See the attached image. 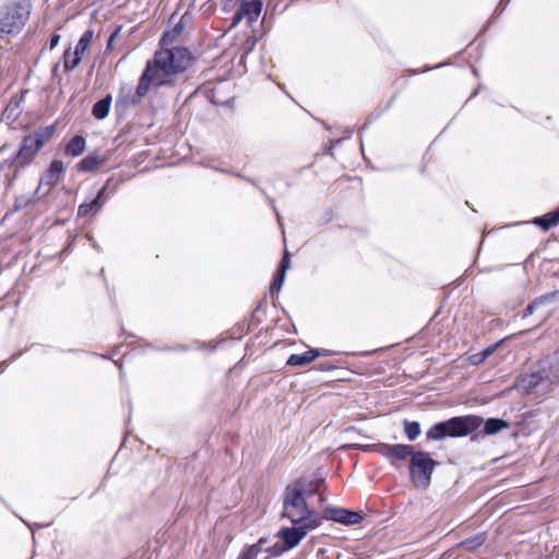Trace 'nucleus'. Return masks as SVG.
Returning <instances> with one entry per match:
<instances>
[{"label": "nucleus", "instance_id": "obj_35", "mask_svg": "<svg viewBox=\"0 0 559 559\" xmlns=\"http://www.w3.org/2000/svg\"><path fill=\"white\" fill-rule=\"evenodd\" d=\"M255 41H257V39H255V38H249V39L247 40V43H248V44H250V47L254 46V45H255Z\"/></svg>", "mask_w": 559, "mask_h": 559}, {"label": "nucleus", "instance_id": "obj_24", "mask_svg": "<svg viewBox=\"0 0 559 559\" xmlns=\"http://www.w3.org/2000/svg\"><path fill=\"white\" fill-rule=\"evenodd\" d=\"M94 33L91 29H87L83 33V35L80 37L74 51L78 52L81 57L88 48L92 39H93Z\"/></svg>", "mask_w": 559, "mask_h": 559}, {"label": "nucleus", "instance_id": "obj_38", "mask_svg": "<svg viewBox=\"0 0 559 559\" xmlns=\"http://www.w3.org/2000/svg\"><path fill=\"white\" fill-rule=\"evenodd\" d=\"M263 559H273V557L271 555H267Z\"/></svg>", "mask_w": 559, "mask_h": 559}, {"label": "nucleus", "instance_id": "obj_25", "mask_svg": "<svg viewBox=\"0 0 559 559\" xmlns=\"http://www.w3.org/2000/svg\"><path fill=\"white\" fill-rule=\"evenodd\" d=\"M404 432L408 440L414 441L421 432L420 424L418 421L404 420Z\"/></svg>", "mask_w": 559, "mask_h": 559}, {"label": "nucleus", "instance_id": "obj_18", "mask_svg": "<svg viewBox=\"0 0 559 559\" xmlns=\"http://www.w3.org/2000/svg\"><path fill=\"white\" fill-rule=\"evenodd\" d=\"M86 147L85 139L81 135L72 138L66 146V154L72 157L80 156Z\"/></svg>", "mask_w": 559, "mask_h": 559}, {"label": "nucleus", "instance_id": "obj_11", "mask_svg": "<svg viewBox=\"0 0 559 559\" xmlns=\"http://www.w3.org/2000/svg\"><path fill=\"white\" fill-rule=\"evenodd\" d=\"M64 170L66 167L61 160H53L50 164V167L47 170V173L41 177L37 190L43 185H48L50 187L55 186L61 179L62 175L64 174Z\"/></svg>", "mask_w": 559, "mask_h": 559}, {"label": "nucleus", "instance_id": "obj_16", "mask_svg": "<svg viewBox=\"0 0 559 559\" xmlns=\"http://www.w3.org/2000/svg\"><path fill=\"white\" fill-rule=\"evenodd\" d=\"M138 96H140V84H138L135 87L129 84H123L120 87L118 103L126 106L135 104Z\"/></svg>", "mask_w": 559, "mask_h": 559}, {"label": "nucleus", "instance_id": "obj_13", "mask_svg": "<svg viewBox=\"0 0 559 559\" xmlns=\"http://www.w3.org/2000/svg\"><path fill=\"white\" fill-rule=\"evenodd\" d=\"M289 265H290L289 253L287 251H285V253L282 258L280 267L276 271V274L274 275V278L270 285V293L272 295L275 293H278L281 290V288L284 284L286 271L289 267Z\"/></svg>", "mask_w": 559, "mask_h": 559}, {"label": "nucleus", "instance_id": "obj_30", "mask_svg": "<svg viewBox=\"0 0 559 559\" xmlns=\"http://www.w3.org/2000/svg\"><path fill=\"white\" fill-rule=\"evenodd\" d=\"M120 29L115 31L108 38L107 48L111 49L112 43L118 37Z\"/></svg>", "mask_w": 559, "mask_h": 559}, {"label": "nucleus", "instance_id": "obj_2", "mask_svg": "<svg viewBox=\"0 0 559 559\" xmlns=\"http://www.w3.org/2000/svg\"><path fill=\"white\" fill-rule=\"evenodd\" d=\"M317 492L312 481L297 479L286 486L283 493L282 519H287L292 524H321V518L312 510L307 499Z\"/></svg>", "mask_w": 559, "mask_h": 559}, {"label": "nucleus", "instance_id": "obj_10", "mask_svg": "<svg viewBox=\"0 0 559 559\" xmlns=\"http://www.w3.org/2000/svg\"><path fill=\"white\" fill-rule=\"evenodd\" d=\"M380 453L389 459L391 463H394L396 461H404L415 452L414 447L408 444H381Z\"/></svg>", "mask_w": 559, "mask_h": 559}, {"label": "nucleus", "instance_id": "obj_33", "mask_svg": "<svg viewBox=\"0 0 559 559\" xmlns=\"http://www.w3.org/2000/svg\"><path fill=\"white\" fill-rule=\"evenodd\" d=\"M498 345H493V346H489L487 347L486 349H484L483 352H480L483 355H486V359L495 352L496 347Z\"/></svg>", "mask_w": 559, "mask_h": 559}, {"label": "nucleus", "instance_id": "obj_7", "mask_svg": "<svg viewBox=\"0 0 559 559\" xmlns=\"http://www.w3.org/2000/svg\"><path fill=\"white\" fill-rule=\"evenodd\" d=\"M52 134L53 127H48L25 136L15 159L21 162L22 166L28 164Z\"/></svg>", "mask_w": 559, "mask_h": 559}, {"label": "nucleus", "instance_id": "obj_14", "mask_svg": "<svg viewBox=\"0 0 559 559\" xmlns=\"http://www.w3.org/2000/svg\"><path fill=\"white\" fill-rule=\"evenodd\" d=\"M318 348L309 349L302 354H293L287 359V365L293 367H304L320 356Z\"/></svg>", "mask_w": 559, "mask_h": 559}, {"label": "nucleus", "instance_id": "obj_20", "mask_svg": "<svg viewBox=\"0 0 559 559\" xmlns=\"http://www.w3.org/2000/svg\"><path fill=\"white\" fill-rule=\"evenodd\" d=\"M110 105H111V96L110 95L98 100L93 106V109H92L93 116L98 120L105 119L109 114Z\"/></svg>", "mask_w": 559, "mask_h": 559}, {"label": "nucleus", "instance_id": "obj_17", "mask_svg": "<svg viewBox=\"0 0 559 559\" xmlns=\"http://www.w3.org/2000/svg\"><path fill=\"white\" fill-rule=\"evenodd\" d=\"M534 224L539 226L543 230H548L559 224V206L544 216L536 217Z\"/></svg>", "mask_w": 559, "mask_h": 559}, {"label": "nucleus", "instance_id": "obj_3", "mask_svg": "<svg viewBox=\"0 0 559 559\" xmlns=\"http://www.w3.org/2000/svg\"><path fill=\"white\" fill-rule=\"evenodd\" d=\"M559 385V350L547 355L540 360L536 372L526 374L520 380V386L528 393L545 394Z\"/></svg>", "mask_w": 559, "mask_h": 559}, {"label": "nucleus", "instance_id": "obj_22", "mask_svg": "<svg viewBox=\"0 0 559 559\" xmlns=\"http://www.w3.org/2000/svg\"><path fill=\"white\" fill-rule=\"evenodd\" d=\"M82 60V57L71 49L66 50L63 55V66L67 71L75 69Z\"/></svg>", "mask_w": 559, "mask_h": 559}, {"label": "nucleus", "instance_id": "obj_8", "mask_svg": "<svg viewBox=\"0 0 559 559\" xmlns=\"http://www.w3.org/2000/svg\"><path fill=\"white\" fill-rule=\"evenodd\" d=\"M320 525L317 524H292L289 527L281 528L276 536L283 540L284 548L280 547L278 554L281 551L289 550L295 548L299 543L308 535L309 532L316 530Z\"/></svg>", "mask_w": 559, "mask_h": 559}, {"label": "nucleus", "instance_id": "obj_6", "mask_svg": "<svg viewBox=\"0 0 559 559\" xmlns=\"http://www.w3.org/2000/svg\"><path fill=\"white\" fill-rule=\"evenodd\" d=\"M438 463L428 453L418 451L411 457V476L417 487L430 484L432 472Z\"/></svg>", "mask_w": 559, "mask_h": 559}, {"label": "nucleus", "instance_id": "obj_4", "mask_svg": "<svg viewBox=\"0 0 559 559\" xmlns=\"http://www.w3.org/2000/svg\"><path fill=\"white\" fill-rule=\"evenodd\" d=\"M484 424V419L476 415L452 417L437 423L427 431V439L440 441L445 438L465 437Z\"/></svg>", "mask_w": 559, "mask_h": 559}, {"label": "nucleus", "instance_id": "obj_23", "mask_svg": "<svg viewBox=\"0 0 559 559\" xmlns=\"http://www.w3.org/2000/svg\"><path fill=\"white\" fill-rule=\"evenodd\" d=\"M556 295H557L556 293H551V294H547V295H544V296H540V297L534 299L525 308L524 316L527 317V316L532 314L536 308L555 299Z\"/></svg>", "mask_w": 559, "mask_h": 559}, {"label": "nucleus", "instance_id": "obj_26", "mask_svg": "<svg viewBox=\"0 0 559 559\" xmlns=\"http://www.w3.org/2000/svg\"><path fill=\"white\" fill-rule=\"evenodd\" d=\"M105 192H106V187H103L98 191L96 198L92 201L94 204V214H96L106 203L107 197H106Z\"/></svg>", "mask_w": 559, "mask_h": 559}, {"label": "nucleus", "instance_id": "obj_27", "mask_svg": "<svg viewBox=\"0 0 559 559\" xmlns=\"http://www.w3.org/2000/svg\"><path fill=\"white\" fill-rule=\"evenodd\" d=\"M88 214H94V204L91 201L90 203H84L79 206V215L81 216H87Z\"/></svg>", "mask_w": 559, "mask_h": 559}, {"label": "nucleus", "instance_id": "obj_19", "mask_svg": "<svg viewBox=\"0 0 559 559\" xmlns=\"http://www.w3.org/2000/svg\"><path fill=\"white\" fill-rule=\"evenodd\" d=\"M509 427V423L501 418H489L484 424V433L487 436L496 435Z\"/></svg>", "mask_w": 559, "mask_h": 559}, {"label": "nucleus", "instance_id": "obj_12", "mask_svg": "<svg viewBox=\"0 0 559 559\" xmlns=\"http://www.w3.org/2000/svg\"><path fill=\"white\" fill-rule=\"evenodd\" d=\"M330 514L331 520L344 525L358 524L362 520L359 513L346 509H331Z\"/></svg>", "mask_w": 559, "mask_h": 559}, {"label": "nucleus", "instance_id": "obj_1", "mask_svg": "<svg viewBox=\"0 0 559 559\" xmlns=\"http://www.w3.org/2000/svg\"><path fill=\"white\" fill-rule=\"evenodd\" d=\"M191 62V53L185 47L157 50L142 72V97L144 93L160 86L174 85L178 75L187 71Z\"/></svg>", "mask_w": 559, "mask_h": 559}, {"label": "nucleus", "instance_id": "obj_15", "mask_svg": "<svg viewBox=\"0 0 559 559\" xmlns=\"http://www.w3.org/2000/svg\"><path fill=\"white\" fill-rule=\"evenodd\" d=\"M106 163V158L98 153L85 156L78 165L80 171H95Z\"/></svg>", "mask_w": 559, "mask_h": 559}, {"label": "nucleus", "instance_id": "obj_36", "mask_svg": "<svg viewBox=\"0 0 559 559\" xmlns=\"http://www.w3.org/2000/svg\"><path fill=\"white\" fill-rule=\"evenodd\" d=\"M27 203H28V201H25V202L22 203L21 200H17V205L16 206H19V207L25 206V205H27Z\"/></svg>", "mask_w": 559, "mask_h": 559}, {"label": "nucleus", "instance_id": "obj_34", "mask_svg": "<svg viewBox=\"0 0 559 559\" xmlns=\"http://www.w3.org/2000/svg\"><path fill=\"white\" fill-rule=\"evenodd\" d=\"M319 350H320V353H321V354H320V356H328V355H330V354H331V352H330V350H328V349H319Z\"/></svg>", "mask_w": 559, "mask_h": 559}, {"label": "nucleus", "instance_id": "obj_5", "mask_svg": "<svg viewBox=\"0 0 559 559\" xmlns=\"http://www.w3.org/2000/svg\"><path fill=\"white\" fill-rule=\"evenodd\" d=\"M31 13L29 4L13 2L0 9V37L21 32Z\"/></svg>", "mask_w": 559, "mask_h": 559}, {"label": "nucleus", "instance_id": "obj_32", "mask_svg": "<svg viewBox=\"0 0 559 559\" xmlns=\"http://www.w3.org/2000/svg\"><path fill=\"white\" fill-rule=\"evenodd\" d=\"M498 345H493V346H489L487 347L486 349H484L483 352H480L483 355H486V359L495 352L496 347Z\"/></svg>", "mask_w": 559, "mask_h": 559}, {"label": "nucleus", "instance_id": "obj_29", "mask_svg": "<svg viewBox=\"0 0 559 559\" xmlns=\"http://www.w3.org/2000/svg\"><path fill=\"white\" fill-rule=\"evenodd\" d=\"M485 360H486V355H483L481 353L473 354L469 357V361L473 365H479V364L484 362Z\"/></svg>", "mask_w": 559, "mask_h": 559}, {"label": "nucleus", "instance_id": "obj_37", "mask_svg": "<svg viewBox=\"0 0 559 559\" xmlns=\"http://www.w3.org/2000/svg\"><path fill=\"white\" fill-rule=\"evenodd\" d=\"M13 183V178L9 179L8 186H11Z\"/></svg>", "mask_w": 559, "mask_h": 559}, {"label": "nucleus", "instance_id": "obj_21", "mask_svg": "<svg viewBox=\"0 0 559 559\" xmlns=\"http://www.w3.org/2000/svg\"><path fill=\"white\" fill-rule=\"evenodd\" d=\"M486 542V534L485 533H478L474 536H471L466 539H464L461 543V546L466 550H474L478 547H480Z\"/></svg>", "mask_w": 559, "mask_h": 559}, {"label": "nucleus", "instance_id": "obj_31", "mask_svg": "<svg viewBox=\"0 0 559 559\" xmlns=\"http://www.w3.org/2000/svg\"><path fill=\"white\" fill-rule=\"evenodd\" d=\"M59 40H60V35L58 34H55L51 39H50V49H53L58 44H59Z\"/></svg>", "mask_w": 559, "mask_h": 559}, {"label": "nucleus", "instance_id": "obj_9", "mask_svg": "<svg viewBox=\"0 0 559 559\" xmlns=\"http://www.w3.org/2000/svg\"><path fill=\"white\" fill-rule=\"evenodd\" d=\"M263 3L261 0H242V3L238 11L233 16L231 27H235L240 23L242 19H247L249 23L257 21L261 14Z\"/></svg>", "mask_w": 559, "mask_h": 559}, {"label": "nucleus", "instance_id": "obj_28", "mask_svg": "<svg viewBox=\"0 0 559 559\" xmlns=\"http://www.w3.org/2000/svg\"><path fill=\"white\" fill-rule=\"evenodd\" d=\"M258 554L259 549L254 546H251L241 554L240 559H255Z\"/></svg>", "mask_w": 559, "mask_h": 559}]
</instances>
